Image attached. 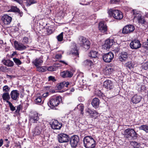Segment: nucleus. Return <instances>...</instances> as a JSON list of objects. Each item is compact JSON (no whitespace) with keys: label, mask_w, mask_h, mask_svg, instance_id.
<instances>
[{"label":"nucleus","mask_w":148,"mask_h":148,"mask_svg":"<svg viewBox=\"0 0 148 148\" xmlns=\"http://www.w3.org/2000/svg\"><path fill=\"white\" fill-rule=\"evenodd\" d=\"M84 145L86 148H95L96 146V141L91 136H88L84 139Z\"/></svg>","instance_id":"f257e3e1"},{"label":"nucleus","mask_w":148,"mask_h":148,"mask_svg":"<svg viewBox=\"0 0 148 148\" xmlns=\"http://www.w3.org/2000/svg\"><path fill=\"white\" fill-rule=\"evenodd\" d=\"M122 134L126 138L135 139L137 137V134L134 130L132 129H127L123 132H122Z\"/></svg>","instance_id":"f03ea898"},{"label":"nucleus","mask_w":148,"mask_h":148,"mask_svg":"<svg viewBox=\"0 0 148 148\" xmlns=\"http://www.w3.org/2000/svg\"><path fill=\"white\" fill-rule=\"evenodd\" d=\"M61 101L62 98L60 96L52 97L49 99L47 104L49 107L53 108L58 106Z\"/></svg>","instance_id":"7ed1b4c3"},{"label":"nucleus","mask_w":148,"mask_h":148,"mask_svg":"<svg viewBox=\"0 0 148 148\" xmlns=\"http://www.w3.org/2000/svg\"><path fill=\"white\" fill-rule=\"evenodd\" d=\"M108 14L110 17L112 16L117 20L121 19L123 17L122 13L118 10L110 9L108 11Z\"/></svg>","instance_id":"20e7f679"},{"label":"nucleus","mask_w":148,"mask_h":148,"mask_svg":"<svg viewBox=\"0 0 148 148\" xmlns=\"http://www.w3.org/2000/svg\"><path fill=\"white\" fill-rule=\"evenodd\" d=\"M132 12L134 17V20H137L139 23L142 24L145 23V21L144 17H143L140 14V12L133 10H132Z\"/></svg>","instance_id":"39448f33"},{"label":"nucleus","mask_w":148,"mask_h":148,"mask_svg":"<svg viewBox=\"0 0 148 148\" xmlns=\"http://www.w3.org/2000/svg\"><path fill=\"white\" fill-rule=\"evenodd\" d=\"M79 40L80 45L84 48L88 49L90 48V41L85 37L80 36L79 38Z\"/></svg>","instance_id":"423d86ee"},{"label":"nucleus","mask_w":148,"mask_h":148,"mask_svg":"<svg viewBox=\"0 0 148 148\" xmlns=\"http://www.w3.org/2000/svg\"><path fill=\"white\" fill-rule=\"evenodd\" d=\"M57 138L60 143L68 142L70 140L69 136L65 134L61 133L58 134Z\"/></svg>","instance_id":"0eeeda50"},{"label":"nucleus","mask_w":148,"mask_h":148,"mask_svg":"<svg viewBox=\"0 0 148 148\" xmlns=\"http://www.w3.org/2000/svg\"><path fill=\"white\" fill-rule=\"evenodd\" d=\"M70 144L71 147L74 148L76 147L79 142V137L77 135H73L70 138Z\"/></svg>","instance_id":"6e6552de"},{"label":"nucleus","mask_w":148,"mask_h":148,"mask_svg":"<svg viewBox=\"0 0 148 148\" xmlns=\"http://www.w3.org/2000/svg\"><path fill=\"white\" fill-rule=\"evenodd\" d=\"M135 29L134 26L132 25H129L125 26L122 30V33L124 34H130Z\"/></svg>","instance_id":"1a4fd4ad"},{"label":"nucleus","mask_w":148,"mask_h":148,"mask_svg":"<svg viewBox=\"0 0 148 148\" xmlns=\"http://www.w3.org/2000/svg\"><path fill=\"white\" fill-rule=\"evenodd\" d=\"M114 57V55L112 52H110L104 54L103 58L104 61L106 62H110Z\"/></svg>","instance_id":"9d476101"},{"label":"nucleus","mask_w":148,"mask_h":148,"mask_svg":"<svg viewBox=\"0 0 148 148\" xmlns=\"http://www.w3.org/2000/svg\"><path fill=\"white\" fill-rule=\"evenodd\" d=\"M50 125L51 128L54 130H60L62 126L61 123L56 120H53Z\"/></svg>","instance_id":"9b49d317"},{"label":"nucleus","mask_w":148,"mask_h":148,"mask_svg":"<svg viewBox=\"0 0 148 148\" xmlns=\"http://www.w3.org/2000/svg\"><path fill=\"white\" fill-rule=\"evenodd\" d=\"M114 43V42L113 39H107L105 40L104 44L103 45V47L105 49L108 50L111 47Z\"/></svg>","instance_id":"f8f14e48"},{"label":"nucleus","mask_w":148,"mask_h":148,"mask_svg":"<svg viewBox=\"0 0 148 148\" xmlns=\"http://www.w3.org/2000/svg\"><path fill=\"white\" fill-rule=\"evenodd\" d=\"M12 20V17L7 15H4L1 18V21L5 25L9 24Z\"/></svg>","instance_id":"ddd939ff"},{"label":"nucleus","mask_w":148,"mask_h":148,"mask_svg":"<svg viewBox=\"0 0 148 148\" xmlns=\"http://www.w3.org/2000/svg\"><path fill=\"white\" fill-rule=\"evenodd\" d=\"M141 45L139 41L138 40H134L131 42L130 44L131 48L133 49H137L139 48Z\"/></svg>","instance_id":"4468645a"},{"label":"nucleus","mask_w":148,"mask_h":148,"mask_svg":"<svg viewBox=\"0 0 148 148\" xmlns=\"http://www.w3.org/2000/svg\"><path fill=\"white\" fill-rule=\"evenodd\" d=\"M103 86L107 89L110 90L114 87V85L112 82L109 80L105 81L103 83Z\"/></svg>","instance_id":"2eb2a0df"},{"label":"nucleus","mask_w":148,"mask_h":148,"mask_svg":"<svg viewBox=\"0 0 148 148\" xmlns=\"http://www.w3.org/2000/svg\"><path fill=\"white\" fill-rule=\"evenodd\" d=\"M10 95L12 99L16 100L19 98V93L17 90H14L11 92Z\"/></svg>","instance_id":"dca6fc26"},{"label":"nucleus","mask_w":148,"mask_h":148,"mask_svg":"<svg viewBox=\"0 0 148 148\" xmlns=\"http://www.w3.org/2000/svg\"><path fill=\"white\" fill-rule=\"evenodd\" d=\"M98 28L100 31L102 32H104L107 30L106 25L104 22H101L99 23Z\"/></svg>","instance_id":"f3484780"},{"label":"nucleus","mask_w":148,"mask_h":148,"mask_svg":"<svg viewBox=\"0 0 148 148\" xmlns=\"http://www.w3.org/2000/svg\"><path fill=\"white\" fill-rule=\"evenodd\" d=\"M14 45L15 48L17 50H22L26 49V46L22 43H18V42H15Z\"/></svg>","instance_id":"a211bd4d"},{"label":"nucleus","mask_w":148,"mask_h":148,"mask_svg":"<svg viewBox=\"0 0 148 148\" xmlns=\"http://www.w3.org/2000/svg\"><path fill=\"white\" fill-rule=\"evenodd\" d=\"M73 73L71 71H64L61 73V76L63 78L69 77H70L73 75Z\"/></svg>","instance_id":"6ab92c4d"},{"label":"nucleus","mask_w":148,"mask_h":148,"mask_svg":"<svg viewBox=\"0 0 148 148\" xmlns=\"http://www.w3.org/2000/svg\"><path fill=\"white\" fill-rule=\"evenodd\" d=\"M141 99V97L135 95L132 97L131 99V101L133 103L136 104L139 103Z\"/></svg>","instance_id":"aec40b11"},{"label":"nucleus","mask_w":148,"mask_h":148,"mask_svg":"<svg viewBox=\"0 0 148 148\" xmlns=\"http://www.w3.org/2000/svg\"><path fill=\"white\" fill-rule=\"evenodd\" d=\"M69 84V83L68 82H63L58 85L57 88L59 90H60L64 87L67 88Z\"/></svg>","instance_id":"412c9836"},{"label":"nucleus","mask_w":148,"mask_h":148,"mask_svg":"<svg viewBox=\"0 0 148 148\" xmlns=\"http://www.w3.org/2000/svg\"><path fill=\"white\" fill-rule=\"evenodd\" d=\"M38 115V113L36 112L34 113L33 115L30 117V121L33 123H37V122L39 119Z\"/></svg>","instance_id":"4be33fe9"},{"label":"nucleus","mask_w":148,"mask_h":148,"mask_svg":"<svg viewBox=\"0 0 148 148\" xmlns=\"http://www.w3.org/2000/svg\"><path fill=\"white\" fill-rule=\"evenodd\" d=\"M2 62L4 65L8 67L13 66L14 64L13 61L8 59L3 60Z\"/></svg>","instance_id":"5701e85b"},{"label":"nucleus","mask_w":148,"mask_h":148,"mask_svg":"<svg viewBox=\"0 0 148 148\" xmlns=\"http://www.w3.org/2000/svg\"><path fill=\"white\" fill-rule=\"evenodd\" d=\"M127 52H122L121 56L119 58L120 61L121 62L125 61L127 58Z\"/></svg>","instance_id":"b1692460"},{"label":"nucleus","mask_w":148,"mask_h":148,"mask_svg":"<svg viewBox=\"0 0 148 148\" xmlns=\"http://www.w3.org/2000/svg\"><path fill=\"white\" fill-rule=\"evenodd\" d=\"M42 62L43 61L41 58H37L33 61V63L37 67L41 65Z\"/></svg>","instance_id":"393cba45"},{"label":"nucleus","mask_w":148,"mask_h":148,"mask_svg":"<svg viewBox=\"0 0 148 148\" xmlns=\"http://www.w3.org/2000/svg\"><path fill=\"white\" fill-rule=\"evenodd\" d=\"M99 99L97 98H95L92 100L91 104L94 107L96 108L99 106Z\"/></svg>","instance_id":"a878e982"},{"label":"nucleus","mask_w":148,"mask_h":148,"mask_svg":"<svg viewBox=\"0 0 148 148\" xmlns=\"http://www.w3.org/2000/svg\"><path fill=\"white\" fill-rule=\"evenodd\" d=\"M86 111L87 113L90 114L92 117L97 116L98 114V112L96 111H92L89 108L86 110Z\"/></svg>","instance_id":"bb28decb"},{"label":"nucleus","mask_w":148,"mask_h":148,"mask_svg":"<svg viewBox=\"0 0 148 148\" xmlns=\"http://www.w3.org/2000/svg\"><path fill=\"white\" fill-rule=\"evenodd\" d=\"M40 124H39L38 126H37L35 128L34 134V135H39L41 132L42 129L40 126Z\"/></svg>","instance_id":"cd10ccee"},{"label":"nucleus","mask_w":148,"mask_h":148,"mask_svg":"<svg viewBox=\"0 0 148 148\" xmlns=\"http://www.w3.org/2000/svg\"><path fill=\"white\" fill-rule=\"evenodd\" d=\"M2 98L3 100L7 101H9V100L10 99V97L9 93L8 92L3 93L2 95Z\"/></svg>","instance_id":"c85d7f7f"},{"label":"nucleus","mask_w":148,"mask_h":148,"mask_svg":"<svg viewBox=\"0 0 148 148\" xmlns=\"http://www.w3.org/2000/svg\"><path fill=\"white\" fill-rule=\"evenodd\" d=\"M37 3L35 0H27L24 3L25 5L27 6H29L31 5Z\"/></svg>","instance_id":"c756f323"},{"label":"nucleus","mask_w":148,"mask_h":148,"mask_svg":"<svg viewBox=\"0 0 148 148\" xmlns=\"http://www.w3.org/2000/svg\"><path fill=\"white\" fill-rule=\"evenodd\" d=\"M97 52L95 51L92 50L89 53L88 56L90 57L95 58L97 57Z\"/></svg>","instance_id":"7c9ffc66"},{"label":"nucleus","mask_w":148,"mask_h":148,"mask_svg":"<svg viewBox=\"0 0 148 148\" xmlns=\"http://www.w3.org/2000/svg\"><path fill=\"white\" fill-rule=\"evenodd\" d=\"M71 52L72 54L75 55V56H77L78 57L79 53L77 49L75 46L73 48H72L71 51Z\"/></svg>","instance_id":"2f4dec72"},{"label":"nucleus","mask_w":148,"mask_h":148,"mask_svg":"<svg viewBox=\"0 0 148 148\" xmlns=\"http://www.w3.org/2000/svg\"><path fill=\"white\" fill-rule=\"evenodd\" d=\"M125 66L127 68L131 69L133 68L134 65L132 62H128L125 64Z\"/></svg>","instance_id":"473e14b6"},{"label":"nucleus","mask_w":148,"mask_h":148,"mask_svg":"<svg viewBox=\"0 0 148 148\" xmlns=\"http://www.w3.org/2000/svg\"><path fill=\"white\" fill-rule=\"evenodd\" d=\"M139 128L140 130H143L146 132H148V126L146 125H142L140 126Z\"/></svg>","instance_id":"72a5a7b5"},{"label":"nucleus","mask_w":148,"mask_h":148,"mask_svg":"<svg viewBox=\"0 0 148 148\" xmlns=\"http://www.w3.org/2000/svg\"><path fill=\"white\" fill-rule=\"evenodd\" d=\"M37 70L39 72H44L47 69L45 66L41 67L39 66L37 67Z\"/></svg>","instance_id":"f704fd0d"},{"label":"nucleus","mask_w":148,"mask_h":148,"mask_svg":"<svg viewBox=\"0 0 148 148\" xmlns=\"http://www.w3.org/2000/svg\"><path fill=\"white\" fill-rule=\"evenodd\" d=\"M131 144L134 146V148H139L140 147V144L135 141L132 142Z\"/></svg>","instance_id":"c9c22d12"},{"label":"nucleus","mask_w":148,"mask_h":148,"mask_svg":"<svg viewBox=\"0 0 148 148\" xmlns=\"http://www.w3.org/2000/svg\"><path fill=\"white\" fill-rule=\"evenodd\" d=\"M84 63L85 64L90 66H91L93 64V62L92 60H86L84 61Z\"/></svg>","instance_id":"e433bc0d"},{"label":"nucleus","mask_w":148,"mask_h":148,"mask_svg":"<svg viewBox=\"0 0 148 148\" xmlns=\"http://www.w3.org/2000/svg\"><path fill=\"white\" fill-rule=\"evenodd\" d=\"M7 103H8L10 109L11 111H13L15 110V107L12 105V104L11 102L9 101H8Z\"/></svg>","instance_id":"4c0bfd02"},{"label":"nucleus","mask_w":148,"mask_h":148,"mask_svg":"<svg viewBox=\"0 0 148 148\" xmlns=\"http://www.w3.org/2000/svg\"><path fill=\"white\" fill-rule=\"evenodd\" d=\"M29 40L28 37H24L23 38L22 42L24 44H27L29 42Z\"/></svg>","instance_id":"58836bf2"},{"label":"nucleus","mask_w":148,"mask_h":148,"mask_svg":"<svg viewBox=\"0 0 148 148\" xmlns=\"http://www.w3.org/2000/svg\"><path fill=\"white\" fill-rule=\"evenodd\" d=\"M63 32H62L57 36L58 40L59 41H61L63 39Z\"/></svg>","instance_id":"ea45409f"},{"label":"nucleus","mask_w":148,"mask_h":148,"mask_svg":"<svg viewBox=\"0 0 148 148\" xmlns=\"http://www.w3.org/2000/svg\"><path fill=\"white\" fill-rule=\"evenodd\" d=\"M13 60L14 62L17 65H20L21 64V62L19 59L14 58H13Z\"/></svg>","instance_id":"a19ab883"},{"label":"nucleus","mask_w":148,"mask_h":148,"mask_svg":"<svg viewBox=\"0 0 148 148\" xmlns=\"http://www.w3.org/2000/svg\"><path fill=\"white\" fill-rule=\"evenodd\" d=\"M10 90V88L8 86H5L3 87V91L5 92H8Z\"/></svg>","instance_id":"79ce46f5"},{"label":"nucleus","mask_w":148,"mask_h":148,"mask_svg":"<svg viewBox=\"0 0 148 148\" xmlns=\"http://www.w3.org/2000/svg\"><path fill=\"white\" fill-rule=\"evenodd\" d=\"M8 70V69L6 66H1L0 67V71L5 72Z\"/></svg>","instance_id":"37998d69"},{"label":"nucleus","mask_w":148,"mask_h":148,"mask_svg":"<svg viewBox=\"0 0 148 148\" xmlns=\"http://www.w3.org/2000/svg\"><path fill=\"white\" fill-rule=\"evenodd\" d=\"M113 71V69L110 68L106 70V74L107 75L110 74Z\"/></svg>","instance_id":"c03bdc74"},{"label":"nucleus","mask_w":148,"mask_h":148,"mask_svg":"<svg viewBox=\"0 0 148 148\" xmlns=\"http://www.w3.org/2000/svg\"><path fill=\"white\" fill-rule=\"evenodd\" d=\"M11 10L12 11L14 12H20L19 10L16 7L14 6L12 7Z\"/></svg>","instance_id":"a18cd8bd"},{"label":"nucleus","mask_w":148,"mask_h":148,"mask_svg":"<svg viewBox=\"0 0 148 148\" xmlns=\"http://www.w3.org/2000/svg\"><path fill=\"white\" fill-rule=\"evenodd\" d=\"M35 101L37 104L41 103L42 102L41 97H39L35 99Z\"/></svg>","instance_id":"49530a36"},{"label":"nucleus","mask_w":148,"mask_h":148,"mask_svg":"<svg viewBox=\"0 0 148 148\" xmlns=\"http://www.w3.org/2000/svg\"><path fill=\"white\" fill-rule=\"evenodd\" d=\"M77 107L79 110L81 111L82 113L83 114L82 112L84 110V106L82 104L79 105Z\"/></svg>","instance_id":"de8ad7c7"},{"label":"nucleus","mask_w":148,"mask_h":148,"mask_svg":"<svg viewBox=\"0 0 148 148\" xmlns=\"http://www.w3.org/2000/svg\"><path fill=\"white\" fill-rule=\"evenodd\" d=\"M48 80L54 82L56 81V79H55L54 77L51 76L48 77Z\"/></svg>","instance_id":"09e8293b"},{"label":"nucleus","mask_w":148,"mask_h":148,"mask_svg":"<svg viewBox=\"0 0 148 148\" xmlns=\"http://www.w3.org/2000/svg\"><path fill=\"white\" fill-rule=\"evenodd\" d=\"M47 70L48 71H55L56 70V68L53 66H51L49 67Z\"/></svg>","instance_id":"8fccbe9b"},{"label":"nucleus","mask_w":148,"mask_h":148,"mask_svg":"<svg viewBox=\"0 0 148 148\" xmlns=\"http://www.w3.org/2000/svg\"><path fill=\"white\" fill-rule=\"evenodd\" d=\"M21 106L20 105L17 107V109L16 110L15 112L17 113H19L21 108Z\"/></svg>","instance_id":"3c124183"},{"label":"nucleus","mask_w":148,"mask_h":148,"mask_svg":"<svg viewBox=\"0 0 148 148\" xmlns=\"http://www.w3.org/2000/svg\"><path fill=\"white\" fill-rule=\"evenodd\" d=\"M97 94V95L100 97H102L103 95V94L100 91H99Z\"/></svg>","instance_id":"603ef678"},{"label":"nucleus","mask_w":148,"mask_h":148,"mask_svg":"<svg viewBox=\"0 0 148 148\" xmlns=\"http://www.w3.org/2000/svg\"><path fill=\"white\" fill-rule=\"evenodd\" d=\"M143 45L144 47L147 48L148 50V42H144Z\"/></svg>","instance_id":"864d4df0"},{"label":"nucleus","mask_w":148,"mask_h":148,"mask_svg":"<svg viewBox=\"0 0 148 148\" xmlns=\"http://www.w3.org/2000/svg\"><path fill=\"white\" fill-rule=\"evenodd\" d=\"M120 0H111L110 2L111 3H117L119 2Z\"/></svg>","instance_id":"5fc2aeb1"},{"label":"nucleus","mask_w":148,"mask_h":148,"mask_svg":"<svg viewBox=\"0 0 148 148\" xmlns=\"http://www.w3.org/2000/svg\"><path fill=\"white\" fill-rule=\"evenodd\" d=\"M62 57V55L60 54H58L56 55L55 57L56 59H60Z\"/></svg>","instance_id":"6e6d98bb"},{"label":"nucleus","mask_w":148,"mask_h":148,"mask_svg":"<svg viewBox=\"0 0 148 148\" xmlns=\"http://www.w3.org/2000/svg\"><path fill=\"white\" fill-rule=\"evenodd\" d=\"M3 144V140L2 139L0 140V147H1Z\"/></svg>","instance_id":"4d7b16f0"},{"label":"nucleus","mask_w":148,"mask_h":148,"mask_svg":"<svg viewBox=\"0 0 148 148\" xmlns=\"http://www.w3.org/2000/svg\"><path fill=\"white\" fill-rule=\"evenodd\" d=\"M48 95V93H45L43 94L42 96L43 97H46Z\"/></svg>","instance_id":"13d9d810"},{"label":"nucleus","mask_w":148,"mask_h":148,"mask_svg":"<svg viewBox=\"0 0 148 148\" xmlns=\"http://www.w3.org/2000/svg\"><path fill=\"white\" fill-rule=\"evenodd\" d=\"M60 62L64 64H65L66 65H68L64 61L61 60L60 61Z\"/></svg>","instance_id":"bf43d9fd"},{"label":"nucleus","mask_w":148,"mask_h":148,"mask_svg":"<svg viewBox=\"0 0 148 148\" xmlns=\"http://www.w3.org/2000/svg\"><path fill=\"white\" fill-rule=\"evenodd\" d=\"M47 32L49 34H51L52 32V31L51 30L50 31L49 30H47Z\"/></svg>","instance_id":"052dcab7"},{"label":"nucleus","mask_w":148,"mask_h":148,"mask_svg":"<svg viewBox=\"0 0 148 148\" xmlns=\"http://www.w3.org/2000/svg\"><path fill=\"white\" fill-rule=\"evenodd\" d=\"M7 76L8 77H9L10 78H12V77H14V76H11V75H7Z\"/></svg>","instance_id":"680f3d73"},{"label":"nucleus","mask_w":148,"mask_h":148,"mask_svg":"<svg viewBox=\"0 0 148 148\" xmlns=\"http://www.w3.org/2000/svg\"><path fill=\"white\" fill-rule=\"evenodd\" d=\"M18 13H19V14L20 15V16H21L23 15V13H22L20 12H19Z\"/></svg>","instance_id":"e2e57ef3"},{"label":"nucleus","mask_w":148,"mask_h":148,"mask_svg":"<svg viewBox=\"0 0 148 148\" xmlns=\"http://www.w3.org/2000/svg\"><path fill=\"white\" fill-rule=\"evenodd\" d=\"M3 42L2 40H0V44H1L3 43Z\"/></svg>","instance_id":"0e129e2a"},{"label":"nucleus","mask_w":148,"mask_h":148,"mask_svg":"<svg viewBox=\"0 0 148 148\" xmlns=\"http://www.w3.org/2000/svg\"><path fill=\"white\" fill-rule=\"evenodd\" d=\"M146 17H148V13L147 14H146Z\"/></svg>","instance_id":"69168bd1"},{"label":"nucleus","mask_w":148,"mask_h":148,"mask_svg":"<svg viewBox=\"0 0 148 148\" xmlns=\"http://www.w3.org/2000/svg\"><path fill=\"white\" fill-rule=\"evenodd\" d=\"M119 51V49L118 48L117 49V52H118V51Z\"/></svg>","instance_id":"338daca9"},{"label":"nucleus","mask_w":148,"mask_h":148,"mask_svg":"<svg viewBox=\"0 0 148 148\" xmlns=\"http://www.w3.org/2000/svg\"><path fill=\"white\" fill-rule=\"evenodd\" d=\"M8 139H5V141H8Z\"/></svg>","instance_id":"774afa93"}]
</instances>
